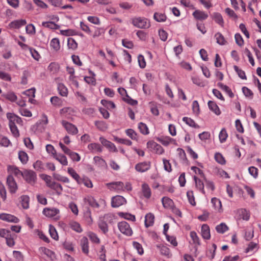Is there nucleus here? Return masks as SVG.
Here are the masks:
<instances>
[{
    "label": "nucleus",
    "instance_id": "f257e3e1",
    "mask_svg": "<svg viewBox=\"0 0 261 261\" xmlns=\"http://www.w3.org/2000/svg\"><path fill=\"white\" fill-rule=\"evenodd\" d=\"M84 202L85 204H88L93 208H99L101 204H105V201L100 199L98 201L92 196L88 195L84 198Z\"/></svg>",
    "mask_w": 261,
    "mask_h": 261
},
{
    "label": "nucleus",
    "instance_id": "f03ea898",
    "mask_svg": "<svg viewBox=\"0 0 261 261\" xmlns=\"http://www.w3.org/2000/svg\"><path fill=\"white\" fill-rule=\"evenodd\" d=\"M118 227L120 231L126 236H131L133 234L132 228L126 221H121L118 223Z\"/></svg>",
    "mask_w": 261,
    "mask_h": 261
},
{
    "label": "nucleus",
    "instance_id": "7ed1b4c3",
    "mask_svg": "<svg viewBox=\"0 0 261 261\" xmlns=\"http://www.w3.org/2000/svg\"><path fill=\"white\" fill-rule=\"evenodd\" d=\"M132 23L135 27L142 29L147 28L150 25L147 19L141 17L134 18L132 20Z\"/></svg>",
    "mask_w": 261,
    "mask_h": 261
},
{
    "label": "nucleus",
    "instance_id": "20e7f679",
    "mask_svg": "<svg viewBox=\"0 0 261 261\" xmlns=\"http://www.w3.org/2000/svg\"><path fill=\"white\" fill-rule=\"evenodd\" d=\"M22 177L27 182L31 185L35 184L37 178L36 173L31 170H25L23 171Z\"/></svg>",
    "mask_w": 261,
    "mask_h": 261
},
{
    "label": "nucleus",
    "instance_id": "39448f33",
    "mask_svg": "<svg viewBox=\"0 0 261 261\" xmlns=\"http://www.w3.org/2000/svg\"><path fill=\"white\" fill-rule=\"evenodd\" d=\"M61 124L68 134L72 135H75L78 133V129L74 124L68 122L66 120H62Z\"/></svg>",
    "mask_w": 261,
    "mask_h": 261
},
{
    "label": "nucleus",
    "instance_id": "423d86ee",
    "mask_svg": "<svg viewBox=\"0 0 261 261\" xmlns=\"http://www.w3.org/2000/svg\"><path fill=\"white\" fill-rule=\"evenodd\" d=\"M147 147L153 149L156 153L159 154H162L164 152V148L160 144L152 140L149 141L147 143Z\"/></svg>",
    "mask_w": 261,
    "mask_h": 261
},
{
    "label": "nucleus",
    "instance_id": "0eeeda50",
    "mask_svg": "<svg viewBox=\"0 0 261 261\" xmlns=\"http://www.w3.org/2000/svg\"><path fill=\"white\" fill-rule=\"evenodd\" d=\"M126 203V200L122 196L117 195L112 197L111 205L113 207H118Z\"/></svg>",
    "mask_w": 261,
    "mask_h": 261
},
{
    "label": "nucleus",
    "instance_id": "6e6552de",
    "mask_svg": "<svg viewBox=\"0 0 261 261\" xmlns=\"http://www.w3.org/2000/svg\"><path fill=\"white\" fill-rule=\"evenodd\" d=\"M99 141L103 146L106 147L110 151L116 152L118 150L114 143L107 140L103 137L99 138Z\"/></svg>",
    "mask_w": 261,
    "mask_h": 261
},
{
    "label": "nucleus",
    "instance_id": "1a4fd4ad",
    "mask_svg": "<svg viewBox=\"0 0 261 261\" xmlns=\"http://www.w3.org/2000/svg\"><path fill=\"white\" fill-rule=\"evenodd\" d=\"M7 184L10 192L11 193H15L18 189V186L13 177L11 175L8 176Z\"/></svg>",
    "mask_w": 261,
    "mask_h": 261
},
{
    "label": "nucleus",
    "instance_id": "9d476101",
    "mask_svg": "<svg viewBox=\"0 0 261 261\" xmlns=\"http://www.w3.org/2000/svg\"><path fill=\"white\" fill-rule=\"evenodd\" d=\"M7 118L9 120V125H16V123L22 124V123L21 118L14 113H8L7 114Z\"/></svg>",
    "mask_w": 261,
    "mask_h": 261
},
{
    "label": "nucleus",
    "instance_id": "9b49d317",
    "mask_svg": "<svg viewBox=\"0 0 261 261\" xmlns=\"http://www.w3.org/2000/svg\"><path fill=\"white\" fill-rule=\"evenodd\" d=\"M108 188L111 190H115L118 193L123 192L124 183L121 181H116L107 184Z\"/></svg>",
    "mask_w": 261,
    "mask_h": 261
},
{
    "label": "nucleus",
    "instance_id": "f8f14e48",
    "mask_svg": "<svg viewBox=\"0 0 261 261\" xmlns=\"http://www.w3.org/2000/svg\"><path fill=\"white\" fill-rule=\"evenodd\" d=\"M151 167L150 162H142L137 164L135 165V169L139 172H145L148 171Z\"/></svg>",
    "mask_w": 261,
    "mask_h": 261
},
{
    "label": "nucleus",
    "instance_id": "ddd939ff",
    "mask_svg": "<svg viewBox=\"0 0 261 261\" xmlns=\"http://www.w3.org/2000/svg\"><path fill=\"white\" fill-rule=\"evenodd\" d=\"M60 211L59 209L56 208H45L43 211V214L46 217L49 218H52L56 216L59 214Z\"/></svg>",
    "mask_w": 261,
    "mask_h": 261
},
{
    "label": "nucleus",
    "instance_id": "4468645a",
    "mask_svg": "<svg viewBox=\"0 0 261 261\" xmlns=\"http://www.w3.org/2000/svg\"><path fill=\"white\" fill-rule=\"evenodd\" d=\"M87 148L90 152L92 153L101 152L102 151V147L101 146L97 143H92L89 144Z\"/></svg>",
    "mask_w": 261,
    "mask_h": 261
},
{
    "label": "nucleus",
    "instance_id": "2eb2a0df",
    "mask_svg": "<svg viewBox=\"0 0 261 261\" xmlns=\"http://www.w3.org/2000/svg\"><path fill=\"white\" fill-rule=\"evenodd\" d=\"M0 219L4 221L14 223H17L19 221L17 217L10 214L4 213L0 214Z\"/></svg>",
    "mask_w": 261,
    "mask_h": 261
},
{
    "label": "nucleus",
    "instance_id": "dca6fc26",
    "mask_svg": "<svg viewBox=\"0 0 261 261\" xmlns=\"http://www.w3.org/2000/svg\"><path fill=\"white\" fill-rule=\"evenodd\" d=\"M193 17L197 20H203L208 17V14L204 11L196 10L193 13Z\"/></svg>",
    "mask_w": 261,
    "mask_h": 261
},
{
    "label": "nucleus",
    "instance_id": "f3484780",
    "mask_svg": "<svg viewBox=\"0 0 261 261\" xmlns=\"http://www.w3.org/2000/svg\"><path fill=\"white\" fill-rule=\"evenodd\" d=\"M80 245L83 253L88 254L89 253V242L86 237H83L80 240Z\"/></svg>",
    "mask_w": 261,
    "mask_h": 261
},
{
    "label": "nucleus",
    "instance_id": "a211bd4d",
    "mask_svg": "<svg viewBox=\"0 0 261 261\" xmlns=\"http://www.w3.org/2000/svg\"><path fill=\"white\" fill-rule=\"evenodd\" d=\"M201 236L204 239L209 240L211 238L210 227L207 224H203L201 226Z\"/></svg>",
    "mask_w": 261,
    "mask_h": 261
},
{
    "label": "nucleus",
    "instance_id": "6ab92c4d",
    "mask_svg": "<svg viewBox=\"0 0 261 261\" xmlns=\"http://www.w3.org/2000/svg\"><path fill=\"white\" fill-rule=\"evenodd\" d=\"M158 141L165 146H168L170 144L175 143V140L169 136L162 137L159 138Z\"/></svg>",
    "mask_w": 261,
    "mask_h": 261
},
{
    "label": "nucleus",
    "instance_id": "aec40b11",
    "mask_svg": "<svg viewBox=\"0 0 261 261\" xmlns=\"http://www.w3.org/2000/svg\"><path fill=\"white\" fill-rule=\"evenodd\" d=\"M154 216L151 213L147 214L145 217V225L146 227H149L154 224Z\"/></svg>",
    "mask_w": 261,
    "mask_h": 261
},
{
    "label": "nucleus",
    "instance_id": "412c9836",
    "mask_svg": "<svg viewBox=\"0 0 261 261\" xmlns=\"http://www.w3.org/2000/svg\"><path fill=\"white\" fill-rule=\"evenodd\" d=\"M207 105L209 109L216 115H219L221 114L220 109L214 101L210 100L208 102Z\"/></svg>",
    "mask_w": 261,
    "mask_h": 261
},
{
    "label": "nucleus",
    "instance_id": "4be33fe9",
    "mask_svg": "<svg viewBox=\"0 0 261 261\" xmlns=\"http://www.w3.org/2000/svg\"><path fill=\"white\" fill-rule=\"evenodd\" d=\"M68 173L70 175L76 180V181L80 184H82V179L76 172L72 168H68L67 170Z\"/></svg>",
    "mask_w": 261,
    "mask_h": 261
},
{
    "label": "nucleus",
    "instance_id": "5701e85b",
    "mask_svg": "<svg viewBox=\"0 0 261 261\" xmlns=\"http://www.w3.org/2000/svg\"><path fill=\"white\" fill-rule=\"evenodd\" d=\"M142 192L143 196L146 198H149L151 196V190L149 186L144 183L142 185Z\"/></svg>",
    "mask_w": 261,
    "mask_h": 261
},
{
    "label": "nucleus",
    "instance_id": "b1692460",
    "mask_svg": "<svg viewBox=\"0 0 261 261\" xmlns=\"http://www.w3.org/2000/svg\"><path fill=\"white\" fill-rule=\"evenodd\" d=\"M8 172L11 174H14L16 176H22L23 172L18 169V168L15 166H10L8 167Z\"/></svg>",
    "mask_w": 261,
    "mask_h": 261
},
{
    "label": "nucleus",
    "instance_id": "393cba45",
    "mask_svg": "<svg viewBox=\"0 0 261 261\" xmlns=\"http://www.w3.org/2000/svg\"><path fill=\"white\" fill-rule=\"evenodd\" d=\"M58 90L60 95L64 97L67 96L68 93V89L63 84H58Z\"/></svg>",
    "mask_w": 261,
    "mask_h": 261
},
{
    "label": "nucleus",
    "instance_id": "a878e982",
    "mask_svg": "<svg viewBox=\"0 0 261 261\" xmlns=\"http://www.w3.org/2000/svg\"><path fill=\"white\" fill-rule=\"evenodd\" d=\"M27 23V22L24 19H19V20H14L12 22H11L10 24L11 27L15 28V29H19L20 27L24 25Z\"/></svg>",
    "mask_w": 261,
    "mask_h": 261
},
{
    "label": "nucleus",
    "instance_id": "bb28decb",
    "mask_svg": "<svg viewBox=\"0 0 261 261\" xmlns=\"http://www.w3.org/2000/svg\"><path fill=\"white\" fill-rule=\"evenodd\" d=\"M54 158L57 160L63 166H67L68 165V161L67 158L63 154L59 153L55 155Z\"/></svg>",
    "mask_w": 261,
    "mask_h": 261
},
{
    "label": "nucleus",
    "instance_id": "cd10ccee",
    "mask_svg": "<svg viewBox=\"0 0 261 261\" xmlns=\"http://www.w3.org/2000/svg\"><path fill=\"white\" fill-rule=\"evenodd\" d=\"M211 202L216 210L221 212L222 210V204L221 201L219 199L215 197L211 199Z\"/></svg>",
    "mask_w": 261,
    "mask_h": 261
},
{
    "label": "nucleus",
    "instance_id": "c85d7f7f",
    "mask_svg": "<svg viewBox=\"0 0 261 261\" xmlns=\"http://www.w3.org/2000/svg\"><path fill=\"white\" fill-rule=\"evenodd\" d=\"M213 19L220 26H224V20L222 15L219 13H214L213 14Z\"/></svg>",
    "mask_w": 261,
    "mask_h": 261
},
{
    "label": "nucleus",
    "instance_id": "c756f323",
    "mask_svg": "<svg viewBox=\"0 0 261 261\" xmlns=\"http://www.w3.org/2000/svg\"><path fill=\"white\" fill-rule=\"evenodd\" d=\"M163 205L166 208H170L173 205V202L172 199L169 198L164 197L162 200Z\"/></svg>",
    "mask_w": 261,
    "mask_h": 261
},
{
    "label": "nucleus",
    "instance_id": "7c9ffc66",
    "mask_svg": "<svg viewBox=\"0 0 261 261\" xmlns=\"http://www.w3.org/2000/svg\"><path fill=\"white\" fill-rule=\"evenodd\" d=\"M39 252L42 254H45L47 256L52 258L54 256V253L50 250L44 247H41L39 248Z\"/></svg>",
    "mask_w": 261,
    "mask_h": 261
},
{
    "label": "nucleus",
    "instance_id": "2f4dec72",
    "mask_svg": "<svg viewBox=\"0 0 261 261\" xmlns=\"http://www.w3.org/2000/svg\"><path fill=\"white\" fill-rule=\"evenodd\" d=\"M87 236L92 243L97 244L100 243V239L96 233L89 231L87 233Z\"/></svg>",
    "mask_w": 261,
    "mask_h": 261
},
{
    "label": "nucleus",
    "instance_id": "473e14b6",
    "mask_svg": "<svg viewBox=\"0 0 261 261\" xmlns=\"http://www.w3.org/2000/svg\"><path fill=\"white\" fill-rule=\"evenodd\" d=\"M93 160L96 165L98 167H106L107 166V163L106 161L99 156L94 157Z\"/></svg>",
    "mask_w": 261,
    "mask_h": 261
},
{
    "label": "nucleus",
    "instance_id": "72a5a7b5",
    "mask_svg": "<svg viewBox=\"0 0 261 261\" xmlns=\"http://www.w3.org/2000/svg\"><path fill=\"white\" fill-rule=\"evenodd\" d=\"M21 203L24 209H28L29 207L30 198L28 196L23 195L20 197Z\"/></svg>",
    "mask_w": 261,
    "mask_h": 261
},
{
    "label": "nucleus",
    "instance_id": "f704fd0d",
    "mask_svg": "<svg viewBox=\"0 0 261 261\" xmlns=\"http://www.w3.org/2000/svg\"><path fill=\"white\" fill-rule=\"evenodd\" d=\"M216 231L219 233H224L228 230V227L224 223H221L216 227Z\"/></svg>",
    "mask_w": 261,
    "mask_h": 261
},
{
    "label": "nucleus",
    "instance_id": "c9c22d12",
    "mask_svg": "<svg viewBox=\"0 0 261 261\" xmlns=\"http://www.w3.org/2000/svg\"><path fill=\"white\" fill-rule=\"evenodd\" d=\"M18 158L23 164H25L29 159L27 153L23 151H19L18 152Z\"/></svg>",
    "mask_w": 261,
    "mask_h": 261
},
{
    "label": "nucleus",
    "instance_id": "e433bc0d",
    "mask_svg": "<svg viewBox=\"0 0 261 261\" xmlns=\"http://www.w3.org/2000/svg\"><path fill=\"white\" fill-rule=\"evenodd\" d=\"M94 123L97 128L100 130L105 131L108 128L107 123L103 121H96Z\"/></svg>",
    "mask_w": 261,
    "mask_h": 261
},
{
    "label": "nucleus",
    "instance_id": "4c0bfd02",
    "mask_svg": "<svg viewBox=\"0 0 261 261\" xmlns=\"http://www.w3.org/2000/svg\"><path fill=\"white\" fill-rule=\"evenodd\" d=\"M194 179L196 187L199 189V190H200L203 194H204L205 191L204 190V184L202 181L200 179L198 178L196 176H194Z\"/></svg>",
    "mask_w": 261,
    "mask_h": 261
},
{
    "label": "nucleus",
    "instance_id": "58836bf2",
    "mask_svg": "<svg viewBox=\"0 0 261 261\" xmlns=\"http://www.w3.org/2000/svg\"><path fill=\"white\" fill-rule=\"evenodd\" d=\"M50 45L54 50H58L60 48V41L59 39L57 38H53L50 41Z\"/></svg>",
    "mask_w": 261,
    "mask_h": 261
},
{
    "label": "nucleus",
    "instance_id": "ea45409f",
    "mask_svg": "<svg viewBox=\"0 0 261 261\" xmlns=\"http://www.w3.org/2000/svg\"><path fill=\"white\" fill-rule=\"evenodd\" d=\"M71 228L77 232L80 233L83 231L81 225L77 222L73 221L70 223Z\"/></svg>",
    "mask_w": 261,
    "mask_h": 261
},
{
    "label": "nucleus",
    "instance_id": "a19ab883",
    "mask_svg": "<svg viewBox=\"0 0 261 261\" xmlns=\"http://www.w3.org/2000/svg\"><path fill=\"white\" fill-rule=\"evenodd\" d=\"M138 128L140 132L143 135H148L149 133L147 126L144 123L140 122L138 124Z\"/></svg>",
    "mask_w": 261,
    "mask_h": 261
},
{
    "label": "nucleus",
    "instance_id": "79ce46f5",
    "mask_svg": "<svg viewBox=\"0 0 261 261\" xmlns=\"http://www.w3.org/2000/svg\"><path fill=\"white\" fill-rule=\"evenodd\" d=\"M98 227L104 234H106L108 232V226L105 221L100 220L98 223Z\"/></svg>",
    "mask_w": 261,
    "mask_h": 261
},
{
    "label": "nucleus",
    "instance_id": "37998d69",
    "mask_svg": "<svg viewBox=\"0 0 261 261\" xmlns=\"http://www.w3.org/2000/svg\"><path fill=\"white\" fill-rule=\"evenodd\" d=\"M153 17L158 22H164L166 20V16L164 13L156 12L154 14Z\"/></svg>",
    "mask_w": 261,
    "mask_h": 261
},
{
    "label": "nucleus",
    "instance_id": "c03bdc74",
    "mask_svg": "<svg viewBox=\"0 0 261 261\" xmlns=\"http://www.w3.org/2000/svg\"><path fill=\"white\" fill-rule=\"evenodd\" d=\"M228 137L227 132L225 128H223L219 134V138L221 143L225 142Z\"/></svg>",
    "mask_w": 261,
    "mask_h": 261
},
{
    "label": "nucleus",
    "instance_id": "a18cd8bd",
    "mask_svg": "<svg viewBox=\"0 0 261 261\" xmlns=\"http://www.w3.org/2000/svg\"><path fill=\"white\" fill-rule=\"evenodd\" d=\"M182 121L190 126L195 128L199 127V126L195 122V121L190 118L184 117L182 118Z\"/></svg>",
    "mask_w": 261,
    "mask_h": 261
},
{
    "label": "nucleus",
    "instance_id": "49530a36",
    "mask_svg": "<svg viewBox=\"0 0 261 261\" xmlns=\"http://www.w3.org/2000/svg\"><path fill=\"white\" fill-rule=\"evenodd\" d=\"M42 25L45 28L56 30L58 28V25L53 21H46L42 23Z\"/></svg>",
    "mask_w": 261,
    "mask_h": 261
},
{
    "label": "nucleus",
    "instance_id": "de8ad7c7",
    "mask_svg": "<svg viewBox=\"0 0 261 261\" xmlns=\"http://www.w3.org/2000/svg\"><path fill=\"white\" fill-rule=\"evenodd\" d=\"M125 133L132 140H137L138 135L137 133L133 129H127L125 130Z\"/></svg>",
    "mask_w": 261,
    "mask_h": 261
},
{
    "label": "nucleus",
    "instance_id": "09e8293b",
    "mask_svg": "<svg viewBox=\"0 0 261 261\" xmlns=\"http://www.w3.org/2000/svg\"><path fill=\"white\" fill-rule=\"evenodd\" d=\"M49 188L55 190L59 194H60L63 190L61 185L60 184L54 181L51 185H49Z\"/></svg>",
    "mask_w": 261,
    "mask_h": 261
},
{
    "label": "nucleus",
    "instance_id": "8fccbe9b",
    "mask_svg": "<svg viewBox=\"0 0 261 261\" xmlns=\"http://www.w3.org/2000/svg\"><path fill=\"white\" fill-rule=\"evenodd\" d=\"M215 37L216 39L217 43L220 45H224L225 44V40L223 36L220 33H217Z\"/></svg>",
    "mask_w": 261,
    "mask_h": 261
},
{
    "label": "nucleus",
    "instance_id": "3c124183",
    "mask_svg": "<svg viewBox=\"0 0 261 261\" xmlns=\"http://www.w3.org/2000/svg\"><path fill=\"white\" fill-rule=\"evenodd\" d=\"M177 151L180 161L183 163H186L187 161L186 155L185 151L181 148H178Z\"/></svg>",
    "mask_w": 261,
    "mask_h": 261
},
{
    "label": "nucleus",
    "instance_id": "603ef678",
    "mask_svg": "<svg viewBox=\"0 0 261 261\" xmlns=\"http://www.w3.org/2000/svg\"><path fill=\"white\" fill-rule=\"evenodd\" d=\"M101 103L108 109H113L115 108V105L111 101H108L105 99L101 100Z\"/></svg>",
    "mask_w": 261,
    "mask_h": 261
},
{
    "label": "nucleus",
    "instance_id": "864d4df0",
    "mask_svg": "<svg viewBox=\"0 0 261 261\" xmlns=\"http://www.w3.org/2000/svg\"><path fill=\"white\" fill-rule=\"evenodd\" d=\"M3 96L12 102H14L17 99L16 95L12 92H9L6 94H4Z\"/></svg>",
    "mask_w": 261,
    "mask_h": 261
},
{
    "label": "nucleus",
    "instance_id": "5fc2aeb1",
    "mask_svg": "<svg viewBox=\"0 0 261 261\" xmlns=\"http://www.w3.org/2000/svg\"><path fill=\"white\" fill-rule=\"evenodd\" d=\"M215 159L216 161L221 165H224L225 164V160L223 155L219 152L216 153L215 154Z\"/></svg>",
    "mask_w": 261,
    "mask_h": 261
},
{
    "label": "nucleus",
    "instance_id": "6e6d98bb",
    "mask_svg": "<svg viewBox=\"0 0 261 261\" xmlns=\"http://www.w3.org/2000/svg\"><path fill=\"white\" fill-rule=\"evenodd\" d=\"M67 42V45L69 48L74 50L77 47V43L73 38H68Z\"/></svg>",
    "mask_w": 261,
    "mask_h": 261
},
{
    "label": "nucleus",
    "instance_id": "4d7b16f0",
    "mask_svg": "<svg viewBox=\"0 0 261 261\" xmlns=\"http://www.w3.org/2000/svg\"><path fill=\"white\" fill-rule=\"evenodd\" d=\"M9 126L12 135L15 138H18L19 136V132L16 125H9Z\"/></svg>",
    "mask_w": 261,
    "mask_h": 261
},
{
    "label": "nucleus",
    "instance_id": "13d9d810",
    "mask_svg": "<svg viewBox=\"0 0 261 261\" xmlns=\"http://www.w3.org/2000/svg\"><path fill=\"white\" fill-rule=\"evenodd\" d=\"M233 68L236 72L237 73L238 76L243 80L246 79V76L245 72L242 69H240L237 66L234 65Z\"/></svg>",
    "mask_w": 261,
    "mask_h": 261
},
{
    "label": "nucleus",
    "instance_id": "bf43d9fd",
    "mask_svg": "<svg viewBox=\"0 0 261 261\" xmlns=\"http://www.w3.org/2000/svg\"><path fill=\"white\" fill-rule=\"evenodd\" d=\"M242 92L246 97L250 99H252L253 98V92L251 90L248 89L247 87H243L242 88Z\"/></svg>",
    "mask_w": 261,
    "mask_h": 261
},
{
    "label": "nucleus",
    "instance_id": "052dcab7",
    "mask_svg": "<svg viewBox=\"0 0 261 261\" xmlns=\"http://www.w3.org/2000/svg\"><path fill=\"white\" fill-rule=\"evenodd\" d=\"M114 140L119 143L123 144L128 146H130L132 144V142L126 139H122L118 137H115Z\"/></svg>",
    "mask_w": 261,
    "mask_h": 261
},
{
    "label": "nucleus",
    "instance_id": "680f3d73",
    "mask_svg": "<svg viewBox=\"0 0 261 261\" xmlns=\"http://www.w3.org/2000/svg\"><path fill=\"white\" fill-rule=\"evenodd\" d=\"M187 196L189 203L192 205H195L196 202L192 191H188L187 192Z\"/></svg>",
    "mask_w": 261,
    "mask_h": 261
},
{
    "label": "nucleus",
    "instance_id": "e2e57ef3",
    "mask_svg": "<svg viewBox=\"0 0 261 261\" xmlns=\"http://www.w3.org/2000/svg\"><path fill=\"white\" fill-rule=\"evenodd\" d=\"M49 231L50 237L53 239H54L55 240H58L59 239L58 234L57 232L54 227H53L52 226H50Z\"/></svg>",
    "mask_w": 261,
    "mask_h": 261
},
{
    "label": "nucleus",
    "instance_id": "0e129e2a",
    "mask_svg": "<svg viewBox=\"0 0 261 261\" xmlns=\"http://www.w3.org/2000/svg\"><path fill=\"white\" fill-rule=\"evenodd\" d=\"M41 178L45 181L47 186L49 187V185H51V184L54 182L51 180V177L49 175H47L46 174H41L40 175Z\"/></svg>",
    "mask_w": 261,
    "mask_h": 261
},
{
    "label": "nucleus",
    "instance_id": "69168bd1",
    "mask_svg": "<svg viewBox=\"0 0 261 261\" xmlns=\"http://www.w3.org/2000/svg\"><path fill=\"white\" fill-rule=\"evenodd\" d=\"M10 143V141L7 137L0 136V145L1 146L8 147Z\"/></svg>",
    "mask_w": 261,
    "mask_h": 261
},
{
    "label": "nucleus",
    "instance_id": "338daca9",
    "mask_svg": "<svg viewBox=\"0 0 261 261\" xmlns=\"http://www.w3.org/2000/svg\"><path fill=\"white\" fill-rule=\"evenodd\" d=\"M236 43L240 46H242L244 44V40L242 36L239 34H236L234 36Z\"/></svg>",
    "mask_w": 261,
    "mask_h": 261
},
{
    "label": "nucleus",
    "instance_id": "774afa93",
    "mask_svg": "<svg viewBox=\"0 0 261 261\" xmlns=\"http://www.w3.org/2000/svg\"><path fill=\"white\" fill-rule=\"evenodd\" d=\"M13 256L16 261H23V257L22 253L18 251H13Z\"/></svg>",
    "mask_w": 261,
    "mask_h": 261
}]
</instances>
